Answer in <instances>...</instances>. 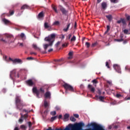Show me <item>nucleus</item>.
I'll list each match as a JSON object with an SVG mask.
<instances>
[{
  "mask_svg": "<svg viewBox=\"0 0 130 130\" xmlns=\"http://www.w3.org/2000/svg\"><path fill=\"white\" fill-rule=\"evenodd\" d=\"M85 125L84 123L80 122L79 123H76L74 124H69L67 126H66V128L63 129L61 128H56L55 130H82L83 129V126ZM46 130H54L52 129L51 127H49Z\"/></svg>",
  "mask_w": 130,
  "mask_h": 130,
  "instance_id": "nucleus-1",
  "label": "nucleus"
},
{
  "mask_svg": "<svg viewBox=\"0 0 130 130\" xmlns=\"http://www.w3.org/2000/svg\"><path fill=\"white\" fill-rule=\"evenodd\" d=\"M55 37V34H52L49 36V37L45 38V41H48V42H49V44H47L44 45V49L46 50L48 46H52V45H53V42H54Z\"/></svg>",
  "mask_w": 130,
  "mask_h": 130,
  "instance_id": "nucleus-2",
  "label": "nucleus"
},
{
  "mask_svg": "<svg viewBox=\"0 0 130 130\" xmlns=\"http://www.w3.org/2000/svg\"><path fill=\"white\" fill-rule=\"evenodd\" d=\"M32 92L34 94H36L37 98H39V95H40V93L41 94H44L45 92V87H40L39 90H38V89H37V87H34L32 88Z\"/></svg>",
  "mask_w": 130,
  "mask_h": 130,
  "instance_id": "nucleus-3",
  "label": "nucleus"
},
{
  "mask_svg": "<svg viewBox=\"0 0 130 130\" xmlns=\"http://www.w3.org/2000/svg\"><path fill=\"white\" fill-rule=\"evenodd\" d=\"M15 103L17 109H19V110H22L23 109V106H24V103H23V101H21L20 96H17L16 97Z\"/></svg>",
  "mask_w": 130,
  "mask_h": 130,
  "instance_id": "nucleus-4",
  "label": "nucleus"
},
{
  "mask_svg": "<svg viewBox=\"0 0 130 130\" xmlns=\"http://www.w3.org/2000/svg\"><path fill=\"white\" fill-rule=\"evenodd\" d=\"M63 87L65 89L66 91H70V92H75V89L74 87L70 85L68 83H64L63 84Z\"/></svg>",
  "mask_w": 130,
  "mask_h": 130,
  "instance_id": "nucleus-5",
  "label": "nucleus"
},
{
  "mask_svg": "<svg viewBox=\"0 0 130 130\" xmlns=\"http://www.w3.org/2000/svg\"><path fill=\"white\" fill-rule=\"evenodd\" d=\"M10 77L11 78V80H14V77L15 78H19V74H17L16 76V70H13L10 72Z\"/></svg>",
  "mask_w": 130,
  "mask_h": 130,
  "instance_id": "nucleus-6",
  "label": "nucleus"
},
{
  "mask_svg": "<svg viewBox=\"0 0 130 130\" xmlns=\"http://www.w3.org/2000/svg\"><path fill=\"white\" fill-rule=\"evenodd\" d=\"M59 8L62 15H64L65 16H67V15L69 14V11L67 10L66 8H63V7H62L61 5H59Z\"/></svg>",
  "mask_w": 130,
  "mask_h": 130,
  "instance_id": "nucleus-7",
  "label": "nucleus"
},
{
  "mask_svg": "<svg viewBox=\"0 0 130 130\" xmlns=\"http://www.w3.org/2000/svg\"><path fill=\"white\" fill-rule=\"evenodd\" d=\"M113 68L117 73H118V74H121V69H120V66H119V65L115 64L113 65Z\"/></svg>",
  "mask_w": 130,
  "mask_h": 130,
  "instance_id": "nucleus-8",
  "label": "nucleus"
},
{
  "mask_svg": "<svg viewBox=\"0 0 130 130\" xmlns=\"http://www.w3.org/2000/svg\"><path fill=\"white\" fill-rule=\"evenodd\" d=\"M25 83L27 86H29V87H33V86H35V83L33 82V80L32 79H29L25 81Z\"/></svg>",
  "mask_w": 130,
  "mask_h": 130,
  "instance_id": "nucleus-9",
  "label": "nucleus"
},
{
  "mask_svg": "<svg viewBox=\"0 0 130 130\" xmlns=\"http://www.w3.org/2000/svg\"><path fill=\"white\" fill-rule=\"evenodd\" d=\"M88 89L90 90V92L91 93H95V88L93 87V85L91 84H88L87 86Z\"/></svg>",
  "mask_w": 130,
  "mask_h": 130,
  "instance_id": "nucleus-10",
  "label": "nucleus"
},
{
  "mask_svg": "<svg viewBox=\"0 0 130 130\" xmlns=\"http://www.w3.org/2000/svg\"><path fill=\"white\" fill-rule=\"evenodd\" d=\"M45 98H47L48 99H50L51 98V93H50V92L47 91L45 95Z\"/></svg>",
  "mask_w": 130,
  "mask_h": 130,
  "instance_id": "nucleus-11",
  "label": "nucleus"
},
{
  "mask_svg": "<svg viewBox=\"0 0 130 130\" xmlns=\"http://www.w3.org/2000/svg\"><path fill=\"white\" fill-rule=\"evenodd\" d=\"M70 27H71V23H67V27L63 29V32H68L69 29H70Z\"/></svg>",
  "mask_w": 130,
  "mask_h": 130,
  "instance_id": "nucleus-12",
  "label": "nucleus"
},
{
  "mask_svg": "<svg viewBox=\"0 0 130 130\" xmlns=\"http://www.w3.org/2000/svg\"><path fill=\"white\" fill-rule=\"evenodd\" d=\"M44 17V12L43 11L41 12L38 15V19H42Z\"/></svg>",
  "mask_w": 130,
  "mask_h": 130,
  "instance_id": "nucleus-13",
  "label": "nucleus"
},
{
  "mask_svg": "<svg viewBox=\"0 0 130 130\" xmlns=\"http://www.w3.org/2000/svg\"><path fill=\"white\" fill-rule=\"evenodd\" d=\"M102 8L104 10H105V9H106V8H107V4H106V3L103 2L102 3Z\"/></svg>",
  "mask_w": 130,
  "mask_h": 130,
  "instance_id": "nucleus-14",
  "label": "nucleus"
},
{
  "mask_svg": "<svg viewBox=\"0 0 130 130\" xmlns=\"http://www.w3.org/2000/svg\"><path fill=\"white\" fill-rule=\"evenodd\" d=\"M69 57H68V59H72L73 58V52H70L68 54Z\"/></svg>",
  "mask_w": 130,
  "mask_h": 130,
  "instance_id": "nucleus-15",
  "label": "nucleus"
},
{
  "mask_svg": "<svg viewBox=\"0 0 130 130\" xmlns=\"http://www.w3.org/2000/svg\"><path fill=\"white\" fill-rule=\"evenodd\" d=\"M91 83L93 84V86L96 87L97 86V84H98V80H97V79H94L91 81Z\"/></svg>",
  "mask_w": 130,
  "mask_h": 130,
  "instance_id": "nucleus-16",
  "label": "nucleus"
},
{
  "mask_svg": "<svg viewBox=\"0 0 130 130\" xmlns=\"http://www.w3.org/2000/svg\"><path fill=\"white\" fill-rule=\"evenodd\" d=\"M29 6L25 4L21 7V10H26V9H29Z\"/></svg>",
  "mask_w": 130,
  "mask_h": 130,
  "instance_id": "nucleus-17",
  "label": "nucleus"
},
{
  "mask_svg": "<svg viewBox=\"0 0 130 130\" xmlns=\"http://www.w3.org/2000/svg\"><path fill=\"white\" fill-rule=\"evenodd\" d=\"M44 105L45 108H48V107L49 106V104L48 103V102H47L46 101V100H45V101H44Z\"/></svg>",
  "mask_w": 130,
  "mask_h": 130,
  "instance_id": "nucleus-18",
  "label": "nucleus"
},
{
  "mask_svg": "<svg viewBox=\"0 0 130 130\" xmlns=\"http://www.w3.org/2000/svg\"><path fill=\"white\" fill-rule=\"evenodd\" d=\"M44 28L45 29H48V28H51L50 25L47 23V22H45L44 23Z\"/></svg>",
  "mask_w": 130,
  "mask_h": 130,
  "instance_id": "nucleus-19",
  "label": "nucleus"
},
{
  "mask_svg": "<svg viewBox=\"0 0 130 130\" xmlns=\"http://www.w3.org/2000/svg\"><path fill=\"white\" fill-rule=\"evenodd\" d=\"M3 21L6 25H8V24H10V23L9 20L6 18L3 19Z\"/></svg>",
  "mask_w": 130,
  "mask_h": 130,
  "instance_id": "nucleus-20",
  "label": "nucleus"
},
{
  "mask_svg": "<svg viewBox=\"0 0 130 130\" xmlns=\"http://www.w3.org/2000/svg\"><path fill=\"white\" fill-rule=\"evenodd\" d=\"M32 47L36 50H40V48L38 47L36 44H33L32 45Z\"/></svg>",
  "mask_w": 130,
  "mask_h": 130,
  "instance_id": "nucleus-21",
  "label": "nucleus"
},
{
  "mask_svg": "<svg viewBox=\"0 0 130 130\" xmlns=\"http://www.w3.org/2000/svg\"><path fill=\"white\" fill-rule=\"evenodd\" d=\"M52 8L53 11H54L55 13H56V14H57V13H58V11H57V9H56V7H55V6L52 5Z\"/></svg>",
  "mask_w": 130,
  "mask_h": 130,
  "instance_id": "nucleus-22",
  "label": "nucleus"
},
{
  "mask_svg": "<svg viewBox=\"0 0 130 130\" xmlns=\"http://www.w3.org/2000/svg\"><path fill=\"white\" fill-rule=\"evenodd\" d=\"M106 17L107 18L109 21H111V20H112V15H106Z\"/></svg>",
  "mask_w": 130,
  "mask_h": 130,
  "instance_id": "nucleus-23",
  "label": "nucleus"
},
{
  "mask_svg": "<svg viewBox=\"0 0 130 130\" xmlns=\"http://www.w3.org/2000/svg\"><path fill=\"white\" fill-rule=\"evenodd\" d=\"M60 23L59 21H55L53 23V26H59V25H60Z\"/></svg>",
  "mask_w": 130,
  "mask_h": 130,
  "instance_id": "nucleus-24",
  "label": "nucleus"
},
{
  "mask_svg": "<svg viewBox=\"0 0 130 130\" xmlns=\"http://www.w3.org/2000/svg\"><path fill=\"white\" fill-rule=\"evenodd\" d=\"M109 30H110V26L107 25V30L105 32V34H107L108 32H109Z\"/></svg>",
  "mask_w": 130,
  "mask_h": 130,
  "instance_id": "nucleus-25",
  "label": "nucleus"
},
{
  "mask_svg": "<svg viewBox=\"0 0 130 130\" xmlns=\"http://www.w3.org/2000/svg\"><path fill=\"white\" fill-rule=\"evenodd\" d=\"M27 117H28V114H25L24 115H21V118H24V119H27Z\"/></svg>",
  "mask_w": 130,
  "mask_h": 130,
  "instance_id": "nucleus-26",
  "label": "nucleus"
},
{
  "mask_svg": "<svg viewBox=\"0 0 130 130\" xmlns=\"http://www.w3.org/2000/svg\"><path fill=\"white\" fill-rule=\"evenodd\" d=\"M76 36H73V37L71 39L70 41L71 42H74L76 41Z\"/></svg>",
  "mask_w": 130,
  "mask_h": 130,
  "instance_id": "nucleus-27",
  "label": "nucleus"
},
{
  "mask_svg": "<svg viewBox=\"0 0 130 130\" xmlns=\"http://www.w3.org/2000/svg\"><path fill=\"white\" fill-rule=\"evenodd\" d=\"M124 34L129 35L130 32L128 31V29H124L123 30Z\"/></svg>",
  "mask_w": 130,
  "mask_h": 130,
  "instance_id": "nucleus-28",
  "label": "nucleus"
},
{
  "mask_svg": "<svg viewBox=\"0 0 130 130\" xmlns=\"http://www.w3.org/2000/svg\"><path fill=\"white\" fill-rule=\"evenodd\" d=\"M125 70L127 71V72H128L129 73H130V67L128 66H126L125 68Z\"/></svg>",
  "mask_w": 130,
  "mask_h": 130,
  "instance_id": "nucleus-29",
  "label": "nucleus"
},
{
  "mask_svg": "<svg viewBox=\"0 0 130 130\" xmlns=\"http://www.w3.org/2000/svg\"><path fill=\"white\" fill-rule=\"evenodd\" d=\"M20 127L21 129H24V130H26V129L27 128V126H26V125H20Z\"/></svg>",
  "mask_w": 130,
  "mask_h": 130,
  "instance_id": "nucleus-30",
  "label": "nucleus"
},
{
  "mask_svg": "<svg viewBox=\"0 0 130 130\" xmlns=\"http://www.w3.org/2000/svg\"><path fill=\"white\" fill-rule=\"evenodd\" d=\"M70 117V114H66L64 115V119H68Z\"/></svg>",
  "mask_w": 130,
  "mask_h": 130,
  "instance_id": "nucleus-31",
  "label": "nucleus"
},
{
  "mask_svg": "<svg viewBox=\"0 0 130 130\" xmlns=\"http://www.w3.org/2000/svg\"><path fill=\"white\" fill-rule=\"evenodd\" d=\"M22 60L20 59H14L13 62H21Z\"/></svg>",
  "mask_w": 130,
  "mask_h": 130,
  "instance_id": "nucleus-32",
  "label": "nucleus"
},
{
  "mask_svg": "<svg viewBox=\"0 0 130 130\" xmlns=\"http://www.w3.org/2000/svg\"><path fill=\"white\" fill-rule=\"evenodd\" d=\"M57 118V116L52 117L51 118V121H54V120H55Z\"/></svg>",
  "mask_w": 130,
  "mask_h": 130,
  "instance_id": "nucleus-33",
  "label": "nucleus"
},
{
  "mask_svg": "<svg viewBox=\"0 0 130 130\" xmlns=\"http://www.w3.org/2000/svg\"><path fill=\"white\" fill-rule=\"evenodd\" d=\"M70 120L75 122V121H76V118H75V117L74 116H71L70 117Z\"/></svg>",
  "mask_w": 130,
  "mask_h": 130,
  "instance_id": "nucleus-34",
  "label": "nucleus"
},
{
  "mask_svg": "<svg viewBox=\"0 0 130 130\" xmlns=\"http://www.w3.org/2000/svg\"><path fill=\"white\" fill-rule=\"evenodd\" d=\"M123 25H126V21H125V19L124 18H122V22Z\"/></svg>",
  "mask_w": 130,
  "mask_h": 130,
  "instance_id": "nucleus-35",
  "label": "nucleus"
},
{
  "mask_svg": "<svg viewBox=\"0 0 130 130\" xmlns=\"http://www.w3.org/2000/svg\"><path fill=\"white\" fill-rule=\"evenodd\" d=\"M50 114H51V115H53V116H54V115H56V112L55 111H52L50 112Z\"/></svg>",
  "mask_w": 130,
  "mask_h": 130,
  "instance_id": "nucleus-36",
  "label": "nucleus"
},
{
  "mask_svg": "<svg viewBox=\"0 0 130 130\" xmlns=\"http://www.w3.org/2000/svg\"><path fill=\"white\" fill-rule=\"evenodd\" d=\"M9 13L10 14V16H13V15H14V14L15 13V11L10 10Z\"/></svg>",
  "mask_w": 130,
  "mask_h": 130,
  "instance_id": "nucleus-37",
  "label": "nucleus"
},
{
  "mask_svg": "<svg viewBox=\"0 0 130 130\" xmlns=\"http://www.w3.org/2000/svg\"><path fill=\"white\" fill-rule=\"evenodd\" d=\"M7 38H13L14 37H13V35H6Z\"/></svg>",
  "mask_w": 130,
  "mask_h": 130,
  "instance_id": "nucleus-38",
  "label": "nucleus"
},
{
  "mask_svg": "<svg viewBox=\"0 0 130 130\" xmlns=\"http://www.w3.org/2000/svg\"><path fill=\"white\" fill-rule=\"evenodd\" d=\"M125 17L126 18V20L127 21H130V16L129 15H128L127 16V14H125Z\"/></svg>",
  "mask_w": 130,
  "mask_h": 130,
  "instance_id": "nucleus-39",
  "label": "nucleus"
},
{
  "mask_svg": "<svg viewBox=\"0 0 130 130\" xmlns=\"http://www.w3.org/2000/svg\"><path fill=\"white\" fill-rule=\"evenodd\" d=\"M72 34H70L69 35H68V36H67V39H68V40H70V39H71V37H72Z\"/></svg>",
  "mask_w": 130,
  "mask_h": 130,
  "instance_id": "nucleus-40",
  "label": "nucleus"
},
{
  "mask_svg": "<svg viewBox=\"0 0 130 130\" xmlns=\"http://www.w3.org/2000/svg\"><path fill=\"white\" fill-rule=\"evenodd\" d=\"M85 45H86V47H87V48H89V47H90V43L86 42Z\"/></svg>",
  "mask_w": 130,
  "mask_h": 130,
  "instance_id": "nucleus-41",
  "label": "nucleus"
},
{
  "mask_svg": "<svg viewBox=\"0 0 130 130\" xmlns=\"http://www.w3.org/2000/svg\"><path fill=\"white\" fill-rule=\"evenodd\" d=\"M113 128H114V129H117V128H118V126L117 125H113Z\"/></svg>",
  "mask_w": 130,
  "mask_h": 130,
  "instance_id": "nucleus-42",
  "label": "nucleus"
},
{
  "mask_svg": "<svg viewBox=\"0 0 130 130\" xmlns=\"http://www.w3.org/2000/svg\"><path fill=\"white\" fill-rule=\"evenodd\" d=\"M97 45V42H95L92 44L91 47H95Z\"/></svg>",
  "mask_w": 130,
  "mask_h": 130,
  "instance_id": "nucleus-43",
  "label": "nucleus"
},
{
  "mask_svg": "<svg viewBox=\"0 0 130 130\" xmlns=\"http://www.w3.org/2000/svg\"><path fill=\"white\" fill-rule=\"evenodd\" d=\"M116 97L117 98H120V97H121V94H120L119 93H117L116 95Z\"/></svg>",
  "mask_w": 130,
  "mask_h": 130,
  "instance_id": "nucleus-44",
  "label": "nucleus"
},
{
  "mask_svg": "<svg viewBox=\"0 0 130 130\" xmlns=\"http://www.w3.org/2000/svg\"><path fill=\"white\" fill-rule=\"evenodd\" d=\"M111 3H113V4H116L118 1L117 0H110Z\"/></svg>",
  "mask_w": 130,
  "mask_h": 130,
  "instance_id": "nucleus-45",
  "label": "nucleus"
},
{
  "mask_svg": "<svg viewBox=\"0 0 130 130\" xmlns=\"http://www.w3.org/2000/svg\"><path fill=\"white\" fill-rule=\"evenodd\" d=\"M99 99L101 101H103V99H104V96H99Z\"/></svg>",
  "mask_w": 130,
  "mask_h": 130,
  "instance_id": "nucleus-46",
  "label": "nucleus"
},
{
  "mask_svg": "<svg viewBox=\"0 0 130 130\" xmlns=\"http://www.w3.org/2000/svg\"><path fill=\"white\" fill-rule=\"evenodd\" d=\"M28 123L29 128H31V127L32 126V123L30 121H29L28 122Z\"/></svg>",
  "mask_w": 130,
  "mask_h": 130,
  "instance_id": "nucleus-47",
  "label": "nucleus"
},
{
  "mask_svg": "<svg viewBox=\"0 0 130 130\" xmlns=\"http://www.w3.org/2000/svg\"><path fill=\"white\" fill-rule=\"evenodd\" d=\"M123 39H116V41H118V42H121V41H123Z\"/></svg>",
  "mask_w": 130,
  "mask_h": 130,
  "instance_id": "nucleus-48",
  "label": "nucleus"
},
{
  "mask_svg": "<svg viewBox=\"0 0 130 130\" xmlns=\"http://www.w3.org/2000/svg\"><path fill=\"white\" fill-rule=\"evenodd\" d=\"M61 60H62V58L59 59H57V60H54V61L55 62H57L61 61Z\"/></svg>",
  "mask_w": 130,
  "mask_h": 130,
  "instance_id": "nucleus-49",
  "label": "nucleus"
},
{
  "mask_svg": "<svg viewBox=\"0 0 130 130\" xmlns=\"http://www.w3.org/2000/svg\"><path fill=\"white\" fill-rule=\"evenodd\" d=\"M24 36H25V34H24V33H21V34H20V37H21V38H24Z\"/></svg>",
  "mask_w": 130,
  "mask_h": 130,
  "instance_id": "nucleus-50",
  "label": "nucleus"
},
{
  "mask_svg": "<svg viewBox=\"0 0 130 130\" xmlns=\"http://www.w3.org/2000/svg\"><path fill=\"white\" fill-rule=\"evenodd\" d=\"M106 66L107 67L108 69H110V67H109V63H108V62H106Z\"/></svg>",
  "mask_w": 130,
  "mask_h": 130,
  "instance_id": "nucleus-51",
  "label": "nucleus"
},
{
  "mask_svg": "<svg viewBox=\"0 0 130 130\" xmlns=\"http://www.w3.org/2000/svg\"><path fill=\"white\" fill-rule=\"evenodd\" d=\"M74 116H75L76 117V118H79V114H75L74 115Z\"/></svg>",
  "mask_w": 130,
  "mask_h": 130,
  "instance_id": "nucleus-52",
  "label": "nucleus"
},
{
  "mask_svg": "<svg viewBox=\"0 0 130 130\" xmlns=\"http://www.w3.org/2000/svg\"><path fill=\"white\" fill-rule=\"evenodd\" d=\"M22 118H21L19 119V122H20V123H22V122H23V119H22Z\"/></svg>",
  "mask_w": 130,
  "mask_h": 130,
  "instance_id": "nucleus-53",
  "label": "nucleus"
},
{
  "mask_svg": "<svg viewBox=\"0 0 130 130\" xmlns=\"http://www.w3.org/2000/svg\"><path fill=\"white\" fill-rule=\"evenodd\" d=\"M59 44H60V42H57V43L55 45L56 47H57V46H58V45H59Z\"/></svg>",
  "mask_w": 130,
  "mask_h": 130,
  "instance_id": "nucleus-54",
  "label": "nucleus"
},
{
  "mask_svg": "<svg viewBox=\"0 0 130 130\" xmlns=\"http://www.w3.org/2000/svg\"><path fill=\"white\" fill-rule=\"evenodd\" d=\"M122 18H121L120 20L117 21V23L118 24H120V23L122 22Z\"/></svg>",
  "mask_w": 130,
  "mask_h": 130,
  "instance_id": "nucleus-55",
  "label": "nucleus"
},
{
  "mask_svg": "<svg viewBox=\"0 0 130 130\" xmlns=\"http://www.w3.org/2000/svg\"><path fill=\"white\" fill-rule=\"evenodd\" d=\"M123 43L124 44H126L127 43V40H123Z\"/></svg>",
  "mask_w": 130,
  "mask_h": 130,
  "instance_id": "nucleus-56",
  "label": "nucleus"
},
{
  "mask_svg": "<svg viewBox=\"0 0 130 130\" xmlns=\"http://www.w3.org/2000/svg\"><path fill=\"white\" fill-rule=\"evenodd\" d=\"M14 130H20V128H19L18 126H16L15 127Z\"/></svg>",
  "mask_w": 130,
  "mask_h": 130,
  "instance_id": "nucleus-57",
  "label": "nucleus"
},
{
  "mask_svg": "<svg viewBox=\"0 0 130 130\" xmlns=\"http://www.w3.org/2000/svg\"><path fill=\"white\" fill-rule=\"evenodd\" d=\"M28 60H30V59H33V57H28L26 58Z\"/></svg>",
  "mask_w": 130,
  "mask_h": 130,
  "instance_id": "nucleus-58",
  "label": "nucleus"
},
{
  "mask_svg": "<svg viewBox=\"0 0 130 130\" xmlns=\"http://www.w3.org/2000/svg\"><path fill=\"white\" fill-rule=\"evenodd\" d=\"M30 54H31V55H32V54H35V55H36L37 54L34 52H30Z\"/></svg>",
  "mask_w": 130,
  "mask_h": 130,
  "instance_id": "nucleus-59",
  "label": "nucleus"
},
{
  "mask_svg": "<svg viewBox=\"0 0 130 130\" xmlns=\"http://www.w3.org/2000/svg\"><path fill=\"white\" fill-rule=\"evenodd\" d=\"M62 47H66V46H68V44H63L62 45Z\"/></svg>",
  "mask_w": 130,
  "mask_h": 130,
  "instance_id": "nucleus-60",
  "label": "nucleus"
},
{
  "mask_svg": "<svg viewBox=\"0 0 130 130\" xmlns=\"http://www.w3.org/2000/svg\"><path fill=\"white\" fill-rule=\"evenodd\" d=\"M107 83H108V84H109V85H112V82H111V81H107Z\"/></svg>",
  "mask_w": 130,
  "mask_h": 130,
  "instance_id": "nucleus-61",
  "label": "nucleus"
},
{
  "mask_svg": "<svg viewBox=\"0 0 130 130\" xmlns=\"http://www.w3.org/2000/svg\"><path fill=\"white\" fill-rule=\"evenodd\" d=\"M19 46H22V47L24 46V44H23L22 43H19Z\"/></svg>",
  "mask_w": 130,
  "mask_h": 130,
  "instance_id": "nucleus-62",
  "label": "nucleus"
},
{
  "mask_svg": "<svg viewBox=\"0 0 130 130\" xmlns=\"http://www.w3.org/2000/svg\"><path fill=\"white\" fill-rule=\"evenodd\" d=\"M111 128H113V125H112L109 127V129H111Z\"/></svg>",
  "mask_w": 130,
  "mask_h": 130,
  "instance_id": "nucleus-63",
  "label": "nucleus"
},
{
  "mask_svg": "<svg viewBox=\"0 0 130 130\" xmlns=\"http://www.w3.org/2000/svg\"><path fill=\"white\" fill-rule=\"evenodd\" d=\"M1 41L4 42L5 43H7V41L5 40H4L3 39H1Z\"/></svg>",
  "mask_w": 130,
  "mask_h": 130,
  "instance_id": "nucleus-64",
  "label": "nucleus"
}]
</instances>
